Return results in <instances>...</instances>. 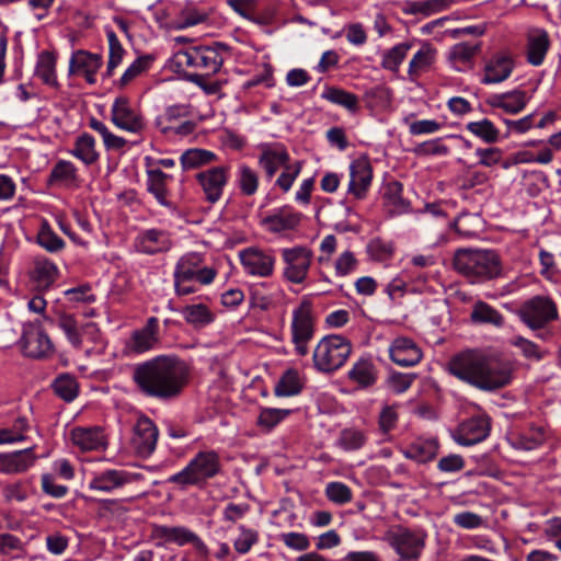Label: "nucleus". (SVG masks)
Here are the masks:
<instances>
[{"label":"nucleus","instance_id":"51","mask_svg":"<svg viewBox=\"0 0 561 561\" xmlns=\"http://www.w3.org/2000/svg\"><path fill=\"white\" fill-rule=\"evenodd\" d=\"M300 390L298 374L295 370H287L276 383L274 393L277 397H290L298 394Z\"/></svg>","mask_w":561,"mask_h":561},{"label":"nucleus","instance_id":"8","mask_svg":"<svg viewBox=\"0 0 561 561\" xmlns=\"http://www.w3.org/2000/svg\"><path fill=\"white\" fill-rule=\"evenodd\" d=\"M316 321L312 300L309 296H304L293 310L290 323L291 343L300 356H306L309 352V343L316 332Z\"/></svg>","mask_w":561,"mask_h":561},{"label":"nucleus","instance_id":"43","mask_svg":"<svg viewBox=\"0 0 561 561\" xmlns=\"http://www.w3.org/2000/svg\"><path fill=\"white\" fill-rule=\"evenodd\" d=\"M77 181V169L76 167L65 160L58 161L49 174V183L60 184L65 186L73 185Z\"/></svg>","mask_w":561,"mask_h":561},{"label":"nucleus","instance_id":"46","mask_svg":"<svg viewBox=\"0 0 561 561\" xmlns=\"http://www.w3.org/2000/svg\"><path fill=\"white\" fill-rule=\"evenodd\" d=\"M322 98L331 103L341 105L348 111H356L358 99L355 94L339 88H328L323 91Z\"/></svg>","mask_w":561,"mask_h":561},{"label":"nucleus","instance_id":"45","mask_svg":"<svg viewBox=\"0 0 561 561\" xmlns=\"http://www.w3.org/2000/svg\"><path fill=\"white\" fill-rule=\"evenodd\" d=\"M182 313L185 321L194 327H205L214 321V314L204 304L186 306Z\"/></svg>","mask_w":561,"mask_h":561},{"label":"nucleus","instance_id":"42","mask_svg":"<svg viewBox=\"0 0 561 561\" xmlns=\"http://www.w3.org/2000/svg\"><path fill=\"white\" fill-rule=\"evenodd\" d=\"M466 129L485 144H494L500 138V130L488 118L470 122L466 125Z\"/></svg>","mask_w":561,"mask_h":561},{"label":"nucleus","instance_id":"19","mask_svg":"<svg viewBox=\"0 0 561 561\" xmlns=\"http://www.w3.org/2000/svg\"><path fill=\"white\" fill-rule=\"evenodd\" d=\"M112 122L121 129L138 134L144 130L146 124L144 117L134 111L127 99L118 98L112 106Z\"/></svg>","mask_w":561,"mask_h":561},{"label":"nucleus","instance_id":"33","mask_svg":"<svg viewBox=\"0 0 561 561\" xmlns=\"http://www.w3.org/2000/svg\"><path fill=\"white\" fill-rule=\"evenodd\" d=\"M57 266L46 257H36L32 271V279L38 288H48L57 278Z\"/></svg>","mask_w":561,"mask_h":561},{"label":"nucleus","instance_id":"13","mask_svg":"<svg viewBox=\"0 0 561 561\" xmlns=\"http://www.w3.org/2000/svg\"><path fill=\"white\" fill-rule=\"evenodd\" d=\"M204 257L202 254L191 252L184 254L176 263L174 270V278L181 280H195L202 285L210 284L217 272L213 267L203 265Z\"/></svg>","mask_w":561,"mask_h":561},{"label":"nucleus","instance_id":"39","mask_svg":"<svg viewBox=\"0 0 561 561\" xmlns=\"http://www.w3.org/2000/svg\"><path fill=\"white\" fill-rule=\"evenodd\" d=\"M71 153L88 165L93 164L99 159L95 140L89 134H83L77 138Z\"/></svg>","mask_w":561,"mask_h":561},{"label":"nucleus","instance_id":"37","mask_svg":"<svg viewBox=\"0 0 561 561\" xmlns=\"http://www.w3.org/2000/svg\"><path fill=\"white\" fill-rule=\"evenodd\" d=\"M545 430L540 426H531L529 430L516 435L513 438V446L516 449L534 450L546 442Z\"/></svg>","mask_w":561,"mask_h":561},{"label":"nucleus","instance_id":"25","mask_svg":"<svg viewBox=\"0 0 561 561\" xmlns=\"http://www.w3.org/2000/svg\"><path fill=\"white\" fill-rule=\"evenodd\" d=\"M135 247L141 253L156 254L169 251L172 241L169 232L153 228L140 232L135 240Z\"/></svg>","mask_w":561,"mask_h":561},{"label":"nucleus","instance_id":"44","mask_svg":"<svg viewBox=\"0 0 561 561\" xmlns=\"http://www.w3.org/2000/svg\"><path fill=\"white\" fill-rule=\"evenodd\" d=\"M411 48L409 43H400L386 50L382 55L381 67L386 70L398 72Z\"/></svg>","mask_w":561,"mask_h":561},{"label":"nucleus","instance_id":"17","mask_svg":"<svg viewBox=\"0 0 561 561\" xmlns=\"http://www.w3.org/2000/svg\"><path fill=\"white\" fill-rule=\"evenodd\" d=\"M515 68V60L511 53L499 51L484 65L481 83L496 84L508 79Z\"/></svg>","mask_w":561,"mask_h":561},{"label":"nucleus","instance_id":"2","mask_svg":"<svg viewBox=\"0 0 561 561\" xmlns=\"http://www.w3.org/2000/svg\"><path fill=\"white\" fill-rule=\"evenodd\" d=\"M449 371L458 379L483 391H494L507 386L512 380L508 363L469 350L454 356Z\"/></svg>","mask_w":561,"mask_h":561},{"label":"nucleus","instance_id":"57","mask_svg":"<svg viewBox=\"0 0 561 561\" xmlns=\"http://www.w3.org/2000/svg\"><path fill=\"white\" fill-rule=\"evenodd\" d=\"M58 327L66 334L70 344L76 348H80V325L77 320L71 314L62 313L58 318Z\"/></svg>","mask_w":561,"mask_h":561},{"label":"nucleus","instance_id":"49","mask_svg":"<svg viewBox=\"0 0 561 561\" xmlns=\"http://www.w3.org/2000/svg\"><path fill=\"white\" fill-rule=\"evenodd\" d=\"M216 159L214 152L205 149H190L181 156V164L184 169H195L213 162Z\"/></svg>","mask_w":561,"mask_h":561},{"label":"nucleus","instance_id":"54","mask_svg":"<svg viewBox=\"0 0 561 561\" xmlns=\"http://www.w3.org/2000/svg\"><path fill=\"white\" fill-rule=\"evenodd\" d=\"M239 536L233 540V548L240 554L248 553L259 541V533L254 529L239 526Z\"/></svg>","mask_w":561,"mask_h":561},{"label":"nucleus","instance_id":"38","mask_svg":"<svg viewBox=\"0 0 561 561\" xmlns=\"http://www.w3.org/2000/svg\"><path fill=\"white\" fill-rule=\"evenodd\" d=\"M470 319L474 323H488L495 327H502L504 323L503 316L482 300L474 302Z\"/></svg>","mask_w":561,"mask_h":561},{"label":"nucleus","instance_id":"55","mask_svg":"<svg viewBox=\"0 0 561 561\" xmlns=\"http://www.w3.org/2000/svg\"><path fill=\"white\" fill-rule=\"evenodd\" d=\"M28 430L26 419L19 417L11 428L0 430V444H12L25 439V432Z\"/></svg>","mask_w":561,"mask_h":561},{"label":"nucleus","instance_id":"28","mask_svg":"<svg viewBox=\"0 0 561 561\" xmlns=\"http://www.w3.org/2000/svg\"><path fill=\"white\" fill-rule=\"evenodd\" d=\"M480 51L479 44H470L467 42L455 44L450 47L447 60L456 71H466L472 68L473 59Z\"/></svg>","mask_w":561,"mask_h":561},{"label":"nucleus","instance_id":"36","mask_svg":"<svg viewBox=\"0 0 561 561\" xmlns=\"http://www.w3.org/2000/svg\"><path fill=\"white\" fill-rule=\"evenodd\" d=\"M348 377L362 388L370 387L377 379L376 367L369 359H359L348 371Z\"/></svg>","mask_w":561,"mask_h":561},{"label":"nucleus","instance_id":"53","mask_svg":"<svg viewBox=\"0 0 561 561\" xmlns=\"http://www.w3.org/2000/svg\"><path fill=\"white\" fill-rule=\"evenodd\" d=\"M329 501L337 505H344L352 501V490L342 482H330L324 490Z\"/></svg>","mask_w":561,"mask_h":561},{"label":"nucleus","instance_id":"31","mask_svg":"<svg viewBox=\"0 0 561 561\" xmlns=\"http://www.w3.org/2000/svg\"><path fill=\"white\" fill-rule=\"evenodd\" d=\"M437 49L431 44H423L409 62L408 73L411 79L419 78L431 70L436 61Z\"/></svg>","mask_w":561,"mask_h":561},{"label":"nucleus","instance_id":"23","mask_svg":"<svg viewBox=\"0 0 561 561\" xmlns=\"http://www.w3.org/2000/svg\"><path fill=\"white\" fill-rule=\"evenodd\" d=\"M548 32L541 27H530L526 34V59L535 67L542 65L550 48Z\"/></svg>","mask_w":561,"mask_h":561},{"label":"nucleus","instance_id":"4","mask_svg":"<svg viewBox=\"0 0 561 561\" xmlns=\"http://www.w3.org/2000/svg\"><path fill=\"white\" fill-rule=\"evenodd\" d=\"M224 49L225 46L219 43L211 46H193L175 53L173 61L178 68L192 70L191 73L213 76L222 67Z\"/></svg>","mask_w":561,"mask_h":561},{"label":"nucleus","instance_id":"3","mask_svg":"<svg viewBox=\"0 0 561 561\" xmlns=\"http://www.w3.org/2000/svg\"><path fill=\"white\" fill-rule=\"evenodd\" d=\"M453 265L472 283L490 280L502 274L500 256L491 250L460 249L454 255Z\"/></svg>","mask_w":561,"mask_h":561},{"label":"nucleus","instance_id":"12","mask_svg":"<svg viewBox=\"0 0 561 561\" xmlns=\"http://www.w3.org/2000/svg\"><path fill=\"white\" fill-rule=\"evenodd\" d=\"M241 266L245 274L255 277H270L274 273L275 255L273 250L248 247L239 252Z\"/></svg>","mask_w":561,"mask_h":561},{"label":"nucleus","instance_id":"22","mask_svg":"<svg viewBox=\"0 0 561 561\" xmlns=\"http://www.w3.org/2000/svg\"><path fill=\"white\" fill-rule=\"evenodd\" d=\"M138 473H131L125 470L108 469L96 473L89 482V489L101 492H111L125 484L135 482L139 479Z\"/></svg>","mask_w":561,"mask_h":561},{"label":"nucleus","instance_id":"52","mask_svg":"<svg viewBox=\"0 0 561 561\" xmlns=\"http://www.w3.org/2000/svg\"><path fill=\"white\" fill-rule=\"evenodd\" d=\"M108 41V61L106 68V76L111 77L116 67L122 62L125 49L121 45L116 34L112 30L106 31Z\"/></svg>","mask_w":561,"mask_h":561},{"label":"nucleus","instance_id":"35","mask_svg":"<svg viewBox=\"0 0 561 561\" xmlns=\"http://www.w3.org/2000/svg\"><path fill=\"white\" fill-rule=\"evenodd\" d=\"M35 75L50 87H56V56L50 51H42L38 55Z\"/></svg>","mask_w":561,"mask_h":561},{"label":"nucleus","instance_id":"27","mask_svg":"<svg viewBox=\"0 0 561 561\" xmlns=\"http://www.w3.org/2000/svg\"><path fill=\"white\" fill-rule=\"evenodd\" d=\"M301 221V215L289 208H282L262 219L264 228L272 233L295 230Z\"/></svg>","mask_w":561,"mask_h":561},{"label":"nucleus","instance_id":"29","mask_svg":"<svg viewBox=\"0 0 561 561\" xmlns=\"http://www.w3.org/2000/svg\"><path fill=\"white\" fill-rule=\"evenodd\" d=\"M35 459L33 448L0 454V471L9 474L24 472L34 465Z\"/></svg>","mask_w":561,"mask_h":561},{"label":"nucleus","instance_id":"64","mask_svg":"<svg viewBox=\"0 0 561 561\" xmlns=\"http://www.w3.org/2000/svg\"><path fill=\"white\" fill-rule=\"evenodd\" d=\"M80 348L85 344L98 345L102 343V334L99 327L93 322H87L80 325Z\"/></svg>","mask_w":561,"mask_h":561},{"label":"nucleus","instance_id":"58","mask_svg":"<svg viewBox=\"0 0 561 561\" xmlns=\"http://www.w3.org/2000/svg\"><path fill=\"white\" fill-rule=\"evenodd\" d=\"M37 241L41 247L49 252H57L64 249L65 242L59 238L51 228L44 224L37 234Z\"/></svg>","mask_w":561,"mask_h":561},{"label":"nucleus","instance_id":"7","mask_svg":"<svg viewBox=\"0 0 561 561\" xmlns=\"http://www.w3.org/2000/svg\"><path fill=\"white\" fill-rule=\"evenodd\" d=\"M382 540L394 550L400 561H414L424 550L426 534L420 529L394 525L385 531Z\"/></svg>","mask_w":561,"mask_h":561},{"label":"nucleus","instance_id":"5","mask_svg":"<svg viewBox=\"0 0 561 561\" xmlns=\"http://www.w3.org/2000/svg\"><path fill=\"white\" fill-rule=\"evenodd\" d=\"M351 353L350 340L337 334L327 335L318 342L313 350V366L320 373H333L345 364Z\"/></svg>","mask_w":561,"mask_h":561},{"label":"nucleus","instance_id":"21","mask_svg":"<svg viewBox=\"0 0 561 561\" xmlns=\"http://www.w3.org/2000/svg\"><path fill=\"white\" fill-rule=\"evenodd\" d=\"M158 343L159 320L156 317H150L142 328L131 332L126 346L133 353L141 354L154 348Z\"/></svg>","mask_w":561,"mask_h":561},{"label":"nucleus","instance_id":"15","mask_svg":"<svg viewBox=\"0 0 561 561\" xmlns=\"http://www.w3.org/2000/svg\"><path fill=\"white\" fill-rule=\"evenodd\" d=\"M373 182V167L367 157L362 156L350 164L347 193L355 199H365Z\"/></svg>","mask_w":561,"mask_h":561},{"label":"nucleus","instance_id":"24","mask_svg":"<svg viewBox=\"0 0 561 561\" xmlns=\"http://www.w3.org/2000/svg\"><path fill=\"white\" fill-rule=\"evenodd\" d=\"M389 354L392 362L402 367L414 366L422 359V352L415 342L403 336L392 341Z\"/></svg>","mask_w":561,"mask_h":561},{"label":"nucleus","instance_id":"47","mask_svg":"<svg viewBox=\"0 0 561 561\" xmlns=\"http://www.w3.org/2000/svg\"><path fill=\"white\" fill-rule=\"evenodd\" d=\"M401 192L402 185L398 182L389 183L386 187L383 199L391 213L401 214L409 207L408 202L401 196Z\"/></svg>","mask_w":561,"mask_h":561},{"label":"nucleus","instance_id":"6","mask_svg":"<svg viewBox=\"0 0 561 561\" xmlns=\"http://www.w3.org/2000/svg\"><path fill=\"white\" fill-rule=\"evenodd\" d=\"M219 470L220 459L216 451H199L182 471L171 476L168 481L183 489L188 485H203Z\"/></svg>","mask_w":561,"mask_h":561},{"label":"nucleus","instance_id":"32","mask_svg":"<svg viewBox=\"0 0 561 561\" xmlns=\"http://www.w3.org/2000/svg\"><path fill=\"white\" fill-rule=\"evenodd\" d=\"M148 191L154 196L157 202L170 209H174V204L169 199V191L167 188V180L170 178L160 169L148 170Z\"/></svg>","mask_w":561,"mask_h":561},{"label":"nucleus","instance_id":"16","mask_svg":"<svg viewBox=\"0 0 561 561\" xmlns=\"http://www.w3.org/2000/svg\"><path fill=\"white\" fill-rule=\"evenodd\" d=\"M229 167L219 165L209 168L196 175V180L203 188L205 198L210 204L217 203L228 183Z\"/></svg>","mask_w":561,"mask_h":561},{"label":"nucleus","instance_id":"60","mask_svg":"<svg viewBox=\"0 0 561 561\" xmlns=\"http://www.w3.org/2000/svg\"><path fill=\"white\" fill-rule=\"evenodd\" d=\"M288 414V410L266 408L261 411L257 419V424L270 431L275 425H277L282 420H284Z\"/></svg>","mask_w":561,"mask_h":561},{"label":"nucleus","instance_id":"63","mask_svg":"<svg viewBox=\"0 0 561 561\" xmlns=\"http://www.w3.org/2000/svg\"><path fill=\"white\" fill-rule=\"evenodd\" d=\"M280 541L289 549L305 551L310 547V540L302 533H284L279 535Z\"/></svg>","mask_w":561,"mask_h":561},{"label":"nucleus","instance_id":"10","mask_svg":"<svg viewBox=\"0 0 561 561\" xmlns=\"http://www.w3.org/2000/svg\"><path fill=\"white\" fill-rule=\"evenodd\" d=\"M519 319L531 330L545 328L558 319V308L548 296H535L526 300L517 311Z\"/></svg>","mask_w":561,"mask_h":561},{"label":"nucleus","instance_id":"40","mask_svg":"<svg viewBox=\"0 0 561 561\" xmlns=\"http://www.w3.org/2000/svg\"><path fill=\"white\" fill-rule=\"evenodd\" d=\"M527 96L524 91L515 90L510 93L497 95L493 105L502 108L506 113L516 114L525 108Z\"/></svg>","mask_w":561,"mask_h":561},{"label":"nucleus","instance_id":"56","mask_svg":"<svg viewBox=\"0 0 561 561\" xmlns=\"http://www.w3.org/2000/svg\"><path fill=\"white\" fill-rule=\"evenodd\" d=\"M366 443V435L356 428H345L341 432L339 445L345 450H357Z\"/></svg>","mask_w":561,"mask_h":561},{"label":"nucleus","instance_id":"18","mask_svg":"<svg viewBox=\"0 0 561 561\" xmlns=\"http://www.w3.org/2000/svg\"><path fill=\"white\" fill-rule=\"evenodd\" d=\"M159 432L154 423L147 416H140L134 425L131 446L136 454L149 456L156 449Z\"/></svg>","mask_w":561,"mask_h":561},{"label":"nucleus","instance_id":"50","mask_svg":"<svg viewBox=\"0 0 561 561\" xmlns=\"http://www.w3.org/2000/svg\"><path fill=\"white\" fill-rule=\"evenodd\" d=\"M238 185L243 195H254L259 187V175L256 171L247 164H241L238 169Z\"/></svg>","mask_w":561,"mask_h":561},{"label":"nucleus","instance_id":"59","mask_svg":"<svg viewBox=\"0 0 561 561\" xmlns=\"http://www.w3.org/2000/svg\"><path fill=\"white\" fill-rule=\"evenodd\" d=\"M301 168L302 163L300 161H296L291 164L286 163L283 167V172L276 180V185L279 186L284 192H288L299 175Z\"/></svg>","mask_w":561,"mask_h":561},{"label":"nucleus","instance_id":"26","mask_svg":"<svg viewBox=\"0 0 561 561\" xmlns=\"http://www.w3.org/2000/svg\"><path fill=\"white\" fill-rule=\"evenodd\" d=\"M70 439L82 451L99 450L105 447V436L100 427H76Z\"/></svg>","mask_w":561,"mask_h":561},{"label":"nucleus","instance_id":"34","mask_svg":"<svg viewBox=\"0 0 561 561\" xmlns=\"http://www.w3.org/2000/svg\"><path fill=\"white\" fill-rule=\"evenodd\" d=\"M438 450V443L435 439H416L403 450L405 458L417 462L432 460Z\"/></svg>","mask_w":561,"mask_h":561},{"label":"nucleus","instance_id":"30","mask_svg":"<svg viewBox=\"0 0 561 561\" xmlns=\"http://www.w3.org/2000/svg\"><path fill=\"white\" fill-rule=\"evenodd\" d=\"M289 161V154L282 145L263 146L259 163L268 179H272L280 167Z\"/></svg>","mask_w":561,"mask_h":561},{"label":"nucleus","instance_id":"61","mask_svg":"<svg viewBox=\"0 0 561 561\" xmlns=\"http://www.w3.org/2000/svg\"><path fill=\"white\" fill-rule=\"evenodd\" d=\"M150 65V59L148 57H139L137 58L123 73L119 79V87H126L135 78L145 72Z\"/></svg>","mask_w":561,"mask_h":561},{"label":"nucleus","instance_id":"41","mask_svg":"<svg viewBox=\"0 0 561 561\" xmlns=\"http://www.w3.org/2000/svg\"><path fill=\"white\" fill-rule=\"evenodd\" d=\"M171 539L173 543H176L179 546L192 543L195 550L203 557H207L209 553L206 543L195 533L185 527H173Z\"/></svg>","mask_w":561,"mask_h":561},{"label":"nucleus","instance_id":"20","mask_svg":"<svg viewBox=\"0 0 561 561\" xmlns=\"http://www.w3.org/2000/svg\"><path fill=\"white\" fill-rule=\"evenodd\" d=\"M102 64L100 55L80 49L75 51L70 58L69 73L82 76L89 84H94Z\"/></svg>","mask_w":561,"mask_h":561},{"label":"nucleus","instance_id":"14","mask_svg":"<svg viewBox=\"0 0 561 561\" xmlns=\"http://www.w3.org/2000/svg\"><path fill=\"white\" fill-rule=\"evenodd\" d=\"M491 430V420L479 414L461 422L453 434L455 442L462 446H471L484 440Z\"/></svg>","mask_w":561,"mask_h":561},{"label":"nucleus","instance_id":"11","mask_svg":"<svg viewBox=\"0 0 561 561\" xmlns=\"http://www.w3.org/2000/svg\"><path fill=\"white\" fill-rule=\"evenodd\" d=\"M280 253L285 264L284 277L294 284L304 283L312 263V250L307 247L296 245L285 248Z\"/></svg>","mask_w":561,"mask_h":561},{"label":"nucleus","instance_id":"9","mask_svg":"<svg viewBox=\"0 0 561 561\" xmlns=\"http://www.w3.org/2000/svg\"><path fill=\"white\" fill-rule=\"evenodd\" d=\"M18 345L24 356L33 359L48 358L55 351L54 344L39 320L23 324Z\"/></svg>","mask_w":561,"mask_h":561},{"label":"nucleus","instance_id":"62","mask_svg":"<svg viewBox=\"0 0 561 561\" xmlns=\"http://www.w3.org/2000/svg\"><path fill=\"white\" fill-rule=\"evenodd\" d=\"M207 14L195 8H186L181 11L178 18V28H186L205 22Z\"/></svg>","mask_w":561,"mask_h":561},{"label":"nucleus","instance_id":"48","mask_svg":"<svg viewBox=\"0 0 561 561\" xmlns=\"http://www.w3.org/2000/svg\"><path fill=\"white\" fill-rule=\"evenodd\" d=\"M54 391L62 400L70 402L78 396L79 386L75 377L65 374L54 381Z\"/></svg>","mask_w":561,"mask_h":561},{"label":"nucleus","instance_id":"1","mask_svg":"<svg viewBox=\"0 0 561 561\" xmlns=\"http://www.w3.org/2000/svg\"><path fill=\"white\" fill-rule=\"evenodd\" d=\"M133 379L144 396L168 400L182 392L187 383L188 370L179 358L162 355L138 364Z\"/></svg>","mask_w":561,"mask_h":561}]
</instances>
